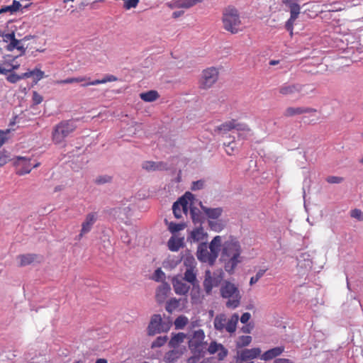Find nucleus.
Segmentation results:
<instances>
[{
	"mask_svg": "<svg viewBox=\"0 0 363 363\" xmlns=\"http://www.w3.org/2000/svg\"><path fill=\"white\" fill-rule=\"evenodd\" d=\"M226 316L225 314L217 315L214 319V328L216 330L222 331L225 328Z\"/></svg>",
	"mask_w": 363,
	"mask_h": 363,
	"instance_id": "29",
	"label": "nucleus"
},
{
	"mask_svg": "<svg viewBox=\"0 0 363 363\" xmlns=\"http://www.w3.org/2000/svg\"><path fill=\"white\" fill-rule=\"evenodd\" d=\"M30 72H33V76L34 77V82L37 83L39 80H40L44 77V72L41 71L39 69H34L32 71H30Z\"/></svg>",
	"mask_w": 363,
	"mask_h": 363,
	"instance_id": "51",
	"label": "nucleus"
},
{
	"mask_svg": "<svg viewBox=\"0 0 363 363\" xmlns=\"http://www.w3.org/2000/svg\"><path fill=\"white\" fill-rule=\"evenodd\" d=\"M32 99L33 105H38L43 101V97L36 91H33Z\"/></svg>",
	"mask_w": 363,
	"mask_h": 363,
	"instance_id": "52",
	"label": "nucleus"
},
{
	"mask_svg": "<svg viewBox=\"0 0 363 363\" xmlns=\"http://www.w3.org/2000/svg\"><path fill=\"white\" fill-rule=\"evenodd\" d=\"M303 86L300 84L285 83L279 88V92L283 96L294 95L302 91Z\"/></svg>",
	"mask_w": 363,
	"mask_h": 363,
	"instance_id": "8",
	"label": "nucleus"
},
{
	"mask_svg": "<svg viewBox=\"0 0 363 363\" xmlns=\"http://www.w3.org/2000/svg\"><path fill=\"white\" fill-rule=\"evenodd\" d=\"M218 351H219V352L218 354V358L219 360L224 359V358L226 357L228 354V350L226 348H225L223 345Z\"/></svg>",
	"mask_w": 363,
	"mask_h": 363,
	"instance_id": "58",
	"label": "nucleus"
},
{
	"mask_svg": "<svg viewBox=\"0 0 363 363\" xmlns=\"http://www.w3.org/2000/svg\"><path fill=\"white\" fill-rule=\"evenodd\" d=\"M186 335L184 333H178L176 334H173L171 337L168 346L171 348H177L181 343H182L186 338Z\"/></svg>",
	"mask_w": 363,
	"mask_h": 363,
	"instance_id": "22",
	"label": "nucleus"
},
{
	"mask_svg": "<svg viewBox=\"0 0 363 363\" xmlns=\"http://www.w3.org/2000/svg\"><path fill=\"white\" fill-rule=\"evenodd\" d=\"M179 300L176 298H172L167 302L165 309L167 312L172 313L174 310L179 307Z\"/></svg>",
	"mask_w": 363,
	"mask_h": 363,
	"instance_id": "36",
	"label": "nucleus"
},
{
	"mask_svg": "<svg viewBox=\"0 0 363 363\" xmlns=\"http://www.w3.org/2000/svg\"><path fill=\"white\" fill-rule=\"evenodd\" d=\"M21 42V40H18L16 38H14L13 39L10 43L9 44H8L6 46V50L9 51V52H11L13 51L14 49H17L18 47L20 45V43Z\"/></svg>",
	"mask_w": 363,
	"mask_h": 363,
	"instance_id": "48",
	"label": "nucleus"
},
{
	"mask_svg": "<svg viewBox=\"0 0 363 363\" xmlns=\"http://www.w3.org/2000/svg\"><path fill=\"white\" fill-rule=\"evenodd\" d=\"M186 350V348L184 347L183 350H172L165 353L164 356V361L166 363H173L176 362Z\"/></svg>",
	"mask_w": 363,
	"mask_h": 363,
	"instance_id": "18",
	"label": "nucleus"
},
{
	"mask_svg": "<svg viewBox=\"0 0 363 363\" xmlns=\"http://www.w3.org/2000/svg\"><path fill=\"white\" fill-rule=\"evenodd\" d=\"M190 216L193 223L196 225H202L205 221V217L201 211L195 206H190Z\"/></svg>",
	"mask_w": 363,
	"mask_h": 363,
	"instance_id": "20",
	"label": "nucleus"
},
{
	"mask_svg": "<svg viewBox=\"0 0 363 363\" xmlns=\"http://www.w3.org/2000/svg\"><path fill=\"white\" fill-rule=\"evenodd\" d=\"M234 119L226 121L221 125L216 126L214 131L218 133L225 134L233 129Z\"/></svg>",
	"mask_w": 363,
	"mask_h": 363,
	"instance_id": "26",
	"label": "nucleus"
},
{
	"mask_svg": "<svg viewBox=\"0 0 363 363\" xmlns=\"http://www.w3.org/2000/svg\"><path fill=\"white\" fill-rule=\"evenodd\" d=\"M16 163L18 165L22 166V168L18 171L19 174H28L31 171L32 168L37 167L39 165V163L31 164L30 158L23 157H18Z\"/></svg>",
	"mask_w": 363,
	"mask_h": 363,
	"instance_id": "10",
	"label": "nucleus"
},
{
	"mask_svg": "<svg viewBox=\"0 0 363 363\" xmlns=\"http://www.w3.org/2000/svg\"><path fill=\"white\" fill-rule=\"evenodd\" d=\"M188 323V318L186 316L180 315L177 317L174 321L176 329H183Z\"/></svg>",
	"mask_w": 363,
	"mask_h": 363,
	"instance_id": "40",
	"label": "nucleus"
},
{
	"mask_svg": "<svg viewBox=\"0 0 363 363\" xmlns=\"http://www.w3.org/2000/svg\"><path fill=\"white\" fill-rule=\"evenodd\" d=\"M273 363H294L292 360L286 358H276Z\"/></svg>",
	"mask_w": 363,
	"mask_h": 363,
	"instance_id": "64",
	"label": "nucleus"
},
{
	"mask_svg": "<svg viewBox=\"0 0 363 363\" xmlns=\"http://www.w3.org/2000/svg\"><path fill=\"white\" fill-rule=\"evenodd\" d=\"M171 288L168 283L163 282L160 286H158L156 291L155 298L159 303H163L167 298Z\"/></svg>",
	"mask_w": 363,
	"mask_h": 363,
	"instance_id": "14",
	"label": "nucleus"
},
{
	"mask_svg": "<svg viewBox=\"0 0 363 363\" xmlns=\"http://www.w3.org/2000/svg\"><path fill=\"white\" fill-rule=\"evenodd\" d=\"M11 8V14L17 12L22 8V5L18 1L13 0L12 4L10 5Z\"/></svg>",
	"mask_w": 363,
	"mask_h": 363,
	"instance_id": "57",
	"label": "nucleus"
},
{
	"mask_svg": "<svg viewBox=\"0 0 363 363\" xmlns=\"http://www.w3.org/2000/svg\"><path fill=\"white\" fill-rule=\"evenodd\" d=\"M191 284L192 285L191 296H192V298H194V295L193 294L194 293H197V294L199 293V290H200L199 282L198 281V280H196L195 282L191 283Z\"/></svg>",
	"mask_w": 363,
	"mask_h": 363,
	"instance_id": "63",
	"label": "nucleus"
},
{
	"mask_svg": "<svg viewBox=\"0 0 363 363\" xmlns=\"http://www.w3.org/2000/svg\"><path fill=\"white\" fill-rule=\"evenodd\" d=\"M139 3V0H125V4L123 7L125 9H130L132 8H135Z\"/></svg>",
	"mask_w": 363,
	"mask_h": 363,
	"instance_id": "53",
	"label": "nucleus"
},
{
	"mask_svg": "<svg viewBox=\"0 0 363 363\" xmlns=\"http://www.w3.org/2000/svg\"><path fill=\"white\" fill-rule=\"evenodd\" d=\"M113 177L111 176L104 174L99 175L95 179V184L102 185L112 182Z\"/></svg>",
	"mask_w": 363,
	"mask_h": 363,
	"instance_id": "43",
	"label": "nucleus"
},
{
	"mask_svg": "<svg viewBox=\"0 0 363 363\" xmlns=\"http://www.w3.org/2000/svg\"><path fill=\"white\" fill-rule=\"evenodd\" d=\"M350 216L357 219L359 221L363 220V213L361 210L355 208L351 211Z\"/></svg>",
	"mask_w": 363,
	"mask_h": 363,
	"instance_id": "50",
	"label": "nucleus"
},
{
	"mask_svg": "<svg viewBox=\"0 0 363 363\" xmlns=\"http://www.w3.org/2000/svg\"><path fill=\"white\" fill-rule=\"evenodd\" d=\"M199 205L201 209V211L205 213L206 217L209 220H216L218 219L223 213V208L217 207V208H208L203 206L201 201H199Z\"/></svg>",
	"mask_w": 363,
	"mask_h": 363,
	"instance_id": "9",
	"label": "nucleus"
},
{
	"mask_svg": "<svg viewBox=\"0 0 363 363\" xmlns=\"http://www.w3.org/2000/svg\"><path fill=\"white\" fill-rule=\"evenodd\" d=\"M183 258L184 264L186 267V269L195 268L196 261L189 250H186L185 253L183 255Z\"/></svg>",
	"mask_w": 363,
	"mask_h": 363,
	"instance_id": "28",
	"label": "nucleus"
},
{
	"mask_svg": "<svg viewBox=\"0 0 363 363\" xmlns=\"http://www.w3.org/2000/svg\"><path fill=\"white\" fill-rule=\"evenodd\" d=\"M283 2L289 6L291 16H292L293 18H297L300 13V6L296 2V0H284Z\"/></svg>",
	"mask_w": 363,
	"mask_h": 363,
	"instance_id": "24",
	"label": "nucleus"
},
{
	"mask_svg": "<svg viewBox=\"0 0 363 363\" xmlns=\"http://www.w3.org/2000/svg\"><path fill=\"white\" fill-rule=\"evenodd\" d=\"M203 284L206 293L210 294L213 287L215 286L212 281V274L210 270L205 272V279Z\"/></svg>",
	"mask_w": 363,
	"mask_h": 363,
	"instance_id": "25",
	"label": "nucleus"
},
{
	"mask_svg": "<svg viewBox=\"0 0 363 363\" xmlns=\"http://www.w3.org/2000/svg\"><path fill=\"white\" fill-rule=\"evenodd\" d=\"M296 19V18H293L292 16H290V18L286 23L285 28L291 34H292L293 25Z\"/></svg>",
	"mask_w": 363,
	"mask_h": 363,
	"instance_id": "61",
	"label": "nucleus"
},
{
	"mask_svg": "<svg viewBox=\"0 0 363 363\" xmlns=\"http://www.w3.org/2000/svg\"><path fill=\"white\" fill-rule=\"evenodd\" d=\"M140 97L144 101L152 102L156 101L160 97V95L157 91L150 90L147 92L141 93Z\"/></svg>",
	"mask_w": 363,
	"mask_h": 363,
	"instance_id": "27",
	"label": "nucleus"
},
{
	"mask_svg": "<svg viewBox=\"0 0 363 363\" xmlns=\"http://www.w3.org/2000/svg\"><path fill=\"white\" fill-rule=\"evenodd\" d=\"M218 72L214 67L203 70L200 86L202 89L210 88L218 79Z\"/></svg>",
	"mask_w": 363,
	"mask_h": 363,
	"instance_id": "6",
	"label": "nucleus"
},
{
	"mask_svg": "<svg viewBox=\"0 0 363 363\" xmlns=\"http://www.w3.org/2000/svg\"><path fill=\"white\" fill-rule=\"evenodd\" d=\"M168 330L169 327L163 328L162 319L160 314H155L152 316L147 328L149 336H153L162 332H167Z\"/></svg>",
	"mask_w": 363,
	"mask_h": 363,
	"instance_id": "5",
	"label": "nucleus"
},
{
	"mask_svg": "<svg viewBox=\"0 0 363 363\" xmlns=\"http://www.w3.org/2000/svg\"><path fill=\"white\" fill-rule=\"evenodd\" d=\"M208 224L209 228L216 232L221 231L225 227V225L220 220L213 221L208 220Z\"/></svg>",
	"mask_w": 363,
	"mask_h": 363,
	"instance_id": "38",
	"label": "nucleus"
},
{
	"mask_svg": "<svg viewBox=\"0 0 363 363\" xmlns=\"http://www.w3.org/2000/svg\"><path fill=\"white\" fill-rule=\"evenodd\" d=\"M233 129L237 130L238 131H242V132H250V128L248 127V125L245 123H238L237 120L234 119L233 123Z\"/></svg>",
	"mask_w": 363,
	"mask_h": 363,
	"instance_id": "45",
	"label": "nucleus"
},
{
	"mask_svg": "<svg viewBox=\"0 0 363 363\" xmlns=\"http://www.w3.org/2000/svg\"><path fill=\"white\" fill-rule=\"evenodd\" d=\"M6 79L11 82V83H16L17 82H18L19 80H21V77H19L18 74H16V73H11L7 77H6Z\"/></svg>",
	"mask_w": 363,
	"mask_h": 363,
	"instance_id": "60",
	"label": "nucleus"
},
{
	"mask_svg": "<svg viewBox=\"0 0 363 363\" xmlns=\"http://www.w3.org/2000/svg\"><path fill=\"white\" fill-rule=\"evenodd\" d=\"M205 180L199 179L195 182H193L191 184V189L192 191H197L204 188L205 186Z\"/></svg>",
	"mask_w": 363,
	"mask_h": 363,
	"instance_id": "46",
	"label": "nucleus"
},
{
	"mask_svg": "<svg viewBox=\"0 0 363 363\" xmlns=\"http://www.w3.org/2000/svg\"><path fill=\"white\" fill-rule=\"evenodd\" d=\"M168 169V164L164 162H156L155 171H162Z\"/></svg>",
	"mask_w": 363,
	"mask_h": 363,
	"instance_id": "62",
	"label": "nucleus"
},
{
	"mask_svg": "<svg viewBox=\"0 0 363 363\" xmlns=\"http://www.w3.org/2000/svg\"><path fill=\"white\" fill-rule=\"evenodd\" d=\"M203 0H176L173 2V6L175 8L189 9Z\"/></svg>",
	"mask_w": 363,
	"mask_h": 363,
	"instance_id": "23",
	"label": "nucleus"
},
{
	"mask_svg": "<svg viewBox=\"0 0 363 363\" xmlns=\"http://www.w3.org/2000/svg\"><path fill=\"white\" fill-rule=\"evenodd\" d=\"M116 80H117V78L115 76L108 75V76H106V77L103 78L102 79H96L94 81H89L86 83L82 84L81 86H87L89 85H97L99 84H104L108 82H114Z\"/></svg>",
	"mask_w": 363,
	"mask_h": 363,
	"instance_id": "31",
	"label": "nucleus"
},
{
	"mask_svg": "<svg viewBox=\"0 0 363 363\" xmlns=\"http://www.w3.org/2000/svg\"><path fill=\"white\" fill-rule=\"evenodd\" d=\"M77 128L75 122L72 120L62 121L56 125L52 131V140L60 144L72 133Z\"/></svg>",
	"mask_w": 363,
	"mask_h": 363,
	"instance_id": "3",
	"label": "nucleus"
},
{
	"mask_svg": "<svg viewBox=\"0 0 363 363\" xmlns=\"http://www.w3.org/2000/svg\"><path fill=\"white\" fill-rule=\"evenodd\" d=\"M221 237L217 235L213 238L209 245L201 242L197 247L196 257L202 263H207L212 267L215 264L220 252L221 251L220 261L224 262L226 272L233 274L238 264L241 262V247L239 242L232 240L226 241L221 249Z\"/></svg>",
	"mask_w": 363,
	"mask_h": 363,
	"instance_id": "1",
	"label": "nucleus"
},
{
	"mask_svg": "<svg viewBox=\"0 0 363 363\" xmlns=\"http://www.w3.org/2000/svg\"><path fill=\"white\" fill-rule=\"evenodd\" d=\"M252 342V337L249 335H242L239 337L236 346L238 348H242L249 345Z\"/></svg>",
	"mask_w": 363,
	"mask_h": 363,
	"instance_id": "37",
	"label": "nucleus"
},
{
	"mask_svg": "<svg viewBox=\"0 0 363 363\" xmlns=\"http://www.w3.org/2000/svg\"><path fill=\"white\" fill-rule=\"evenodd\" d=\"M315 112H316L315 108L309 107H288L286 108L284 116L286 117H291L296 115Z\"/></svg>",
	"mask_w": 363,
	"mask_h": 363,
	"instance_id": "11",
	"label": "nucleus"
},
{
	"mask_svg": "<svg viewBox=\"0 0 363 363\" xmlns=\"http://www.w3.org/2000/svg\"><path fill=\"white\" fill-rule=\"evenodd\" d=\"M284 349L285 347L284 346L273 347L264 352L260 356V359L265 362L270 361L281 355L284 352Z\"/></svg>",
	"mask_w": 363,
	"mask_h": 363,
	"instance_id": "13",
	"label": "nucleus"
},
{
	"mask_svg": "<svg viewBox=\"0 0 363 363\" xmlns=\"http://www.w3.org/2000/svg\"><path fill=\"white\" fill-rule=\"evenodd\" d=\"M239 320V316L237 313H234L230 319L228 321L225 325V330L230 333H234L236 330V325Z\"/></svg>",
	"mask_w": 363,
	"mask_h": 363,
	"instance_id": "32",
	"label": "nucleus"
},
{
	"mask_svg": "<svg viewBox=\"0 0 363 363\" xmlns=\"http://www.w3.org/2000/svg\"><path fill=\"white\" fill-rule=\"evenodd\" d=\"M155 167H156V162L153 161H145L142 164L143 169L150 172V171H155Z\"/></svg>",
	"mask_w": 363,
	"mask_h": 363,
	"instance_id": "49",
	"label": "nucleus"
},
{
	"mask_svg": "<svg viewBox=\"0 0 363 363\" xmlns=\"http://www.w3.org/2000/svg\"><path fill=\"white\" fill-rule=\"evenodd\" d=\"M167 336H159L155 340H154L151 344V348L154 349L156 347H160L163 346L167 341Z\"/></svg>",
	"mask_w": 363,
	"mask_h": 363,
	"instance_id": "39",
	"label": "nucleus"
},
{
	"mask_svg": "<svg viewBox=\"0 0 363 363\" xmlns=\"http://www.w3.org/2000/svg\"><path fill=\"white\" fill-rule=\"evenodd\" d=\"M193 355L189 357L186 360L187 363H196L199 361V359L204 356H202L199 354H192Z\"/></svg>",
	"mask_w": 363,
	"mask_h": 363,
	"instance_id": "59",
	"label": "nucleus"
},
{
	"mask_svg": "<svg viewBox=\"0 0 363 363\" xmlns=\"http://www.w3.org/2000/svg\"><path fill=\"white\" fill-rule=\"evenodd\" d=\"M344 180L343 177L337 176H329L326 178V181L330 184H340Z\"/></svg>",
	"mask_w": 363,
	"mask_h": 363,
	"instance_id": "54",
	"label": "nucleus"
},
{
	"mask_svg": "<svg viewBox=\"0 0 363 363\" xmlns=\"http://www.w3.org/2000/svg\"><path fill=\"white\" fill-rule=\"evenodd\" d=\"M205 339V333L204 331L201 329L198 330H195L193 333L192 341H197L200 342H204Z\"/></svg>",
	"mask_w": 363,
	"mask_h": 363,
	"instance_id": "44",
	"label": "nucleus"
},
{
	"mask_svg": "<svg viewBox=\"0 0 363 363\" xmlns=\"http://www.w3.org/2000/svg\"><path fill=\"white\" fill-rule=\"evenodd\" d=\"M166 223H168V230L172 233L175 234L176 233L184 229L186 226V223H176L174 222L168 223L167 220L165 219Z\"/></svg>",
	"mask_w": 363,
	"mask_h": 363,
	"instance_id": "34",
	"label": "nucleus"
},
{
	"mask_svg": "<svg viewBox=\"0 0 363 363\" xmlns=\"http://www.w3.org/2000/svg\"><path fill=\"white\" fill-rule=\"evenodd\" d=\"M184 279L190 284L195 282L197 280L196 274L194 272V269H186L184 273Z\"/></svg>",
	"mask_w": 363,
	"mask_h": 363,
	"instance_id": "42",
	"label": "nucleus"
},
{
	"mask_svg": "<svg viewBox=\"0 0 363 363\" xmlns=\"http://www.w3.org/2000/svg\"><path fill=\"white\" fill-rule=\"evenodd\" d=\"M297 261H298V265L301 264V263L302 262H305L306 267H311L312 262H311V255L307 252L301 253L297 257Z\"/></svg>",
	"mask_w": 363,
	"mask_h": 363,
	"instance_id": "35",
	"label": "nucleus"
},
{
	"mask_svg": "<svg viewBox=\"0 0 363 363\" xmlns=\"http://www.w3.org/2000/svg\"><path fill=\"white\" fill-rule=\"evenodd\" d=\"M206 236H207V233L203 232V228L201 225H200L198 228L191 231L189 235L187 237V241L199 242L203 240Z\"/></svg>",
	"mask_w": 363,
	"mask_h": 363,
	"instance_id": "17",
	"label": "nucleus"
},
{
	"mask_svg": "<svg viewBox=\"0 0 363 363\" xmlns=\"http://www.w3.org/2000/svg\"><path fill=\"white\" fill-rule=\"evenodd\" d=\"M164 277L165 274L160 268H158L155 271L153 278L156 281H160Z\"/></svg>",
	"mask_w": 363,
	"mask_h": 363,
	"instance_id": "56",
	"label": "nucleus"
},
{
	"mask_svg": "<svg viewBox=\"0 0 363 363\" xmlns=\"http://www.w3.org/2000/svg\"><path fill=\"white\" fill-rule=\"evenodd\" d=\"M207 342H200L190 340L188 342L189 348L192 354H199L204 356L206 354Z\"/></svg>",
	"mask_w": 363,
	"mask_h": 363,
	"instance_id": "15",
	"label": "nucleus"
},
{
	"mask_svg": "<svg viewBox=\"0 0 363 363\" xmlns=\"http://www.w3.org/2000/svg\"><path fill=\"white\" fill-rule=\"evenodd\" d=\"M172 284L175 293L179 295L186 294L190 289V286L187 285V284L178 279H174L172 280Z\"/></svg>",
	"mask_w": 363,
	"mask_h": 363,
	"instance_id": "16",
	"label": "nucleus"
},
{
	"mask_svg": "<svg viewBox=\"0 0 363 363\" xmlns=\"http://www.w3.org/2000/svg\"><path fill=\"white\" fill-rule=\"evenodd\" d=\"M40 257L36 254H24L20 255L17 257V259L19 260V267H25L30 264L35 262Z\"/></svg>",
	"mask_w": 363,
	"mask_h": 363,
	"instance_id": "19",
	"label": "nucleus"
},
{
	"mask_svg": "<svg viewBox=\"0 0 363 363\" xmlns=\"http://www.w3.org/2000/svg\"><path fill=\"white\" fill-rule=\"evenodd\" d=\"M222 21L224 29L232 34L242 30L240 28L241 26L240 13L238 9L233 6H229L223 9Z\"/></svg>",
	"mask_w": 363,
	"mask_h": 363,
	"instance_id": "2",
	"label": "nucleus"
},
{
	"mask_svg": "<svg viewBox=\"0 0 363 363\" xmlns=\"http://www.w3.org/2000/svg\"><path fill=\"white\" fill-rule=\"evenodd\" d=\"M220 294L224 298H234L233 300H228L226 303V306L228 308H235L239 306L241 296L238 289L235 284L230 281H225L224 284L220 288Z\"/></svg>",
	"mask_w": 363,
	"mask_h": 363,
	"instance_id": "4",
	"label": "nucleus"
},
{
	"mask_svg": "<svg viewBox=\"0 0 363 363\" xmlns=\"http://www.w3.org/2000/svg\"><path fill=\"white\" fill-rule=\"evenodd\" d=\"M194 199V195L191 192H186L182 196H181L175 203L180 206H188L189 201H192Z\"/></svg>",
	"mask_w": 363,
	"mask_h": 363,
	"instance_id": "33",
	"label": "nucleus"
},
{
	"mask_svg": "<svg viewBox=\"0 0 363 363\" xmlns=\"http://www.w3.org/2000/svg\"><path fill=\"white\" fill-rule=\"evenodd\" d=\"M223 274L224 273L222 269L213 272L212 274V281L215 286H218L220 284L223 280Z\"/></svg>",
	"mask_w": 363,
	"mask_h": 363,
	"instance_id": "41",
	"label": "nucleus"
},
{
	"mask_svg": "<svg viewBox=\"0 0 363 363\" xmlns=\"http://www.w3.org/2000/svg\"><path fill=\"white\" fill-rule=\"evenodd\" d=\"M221 347H222V344L217 343L216 341H212L210 343V345H209L208 348L207 349V350L210 354H213L216 352H218Z\"/></svg>",
	"mask_w": 363,
	"mask_h": 363,
	"instance_id": "47",
	"label": "nucleus"
},
{
	"mask_svg": "<svg viewBox=\"0 0 363 363\" xmlns=\"http://www.w3.org/2000/svg\"><path fill=\"white\" fill-rule=\"evenodd\" d=\"M97 220V214L95 212L88 213L84 221L82 224V230L79 235V238H82L84 234L88 233L92 228V226Z\"/></svg>",
	"mask_w": 363,
	"mask_h": 363,
	"instance_id": "7",
	"label": "nucleus"
},
{
	"mask_svg": "<svg viewBox=\"0 0 363 363\" xmlns=\"http://www.w3.org/2000/svg\"><path fill=\"white\" fill-rule=\"evenodd\" d=\"M90 81V78H87L86 77H69L63 80H59L57 82L58 84H72V83H80L84 82L86 83Z\"/></svg>",
	"mask_w": 363,
	"mask_h": 363,
	"instance_id": "30",
	"label": "nucleus"
},
{
	"mask_svg": "<svg viewBox=\"0 0 363 363\" xmlns=\"http://www.w3.org/2000/svg\"><path fill=\"white\" fill-rule=\"evenodd\" d=\"M172 211H173V213H174V216H175V218H182V209H181V206H179L177 203H173V206H172Z\"/></svg>",
	"mask_w": 363,
	"mask_h": 363,
	"instance_id": "55",
	"label": "nucleus"
},
{
	"mask_svg": "<svg viewBox=\"0 0 363 363\" xmlns=\"http://www.w3.org/2000/svg\"><path fill=\"white\" fill-rule=\"evenodd\" d=\"M184 238H175L173 236L171 237L167 242L169 249L172 252L178 251L181 247L184 246Z\"/></svg>",
	"mask_w": 363,
	"mask_h": 363,
	"instance_id": "21",
	"label": "nucleus"
},
{
	"mask_svg": "<svg viewBox=\"0 0 363 363\" xmlns=\"http://www.w3.org/2000/svg\"><path fill=\"white\" fill-rule=\"evenodd\" d=\"M261 354V350L259 347H255L252 349H244L240 352H238L239 354V359L242 361L245 362L250 359H253L255 358H257L259 357Z\"/></svg>",
	"mask_w": 363,
	"mask_h": 363,
	"instance_id": "12",
	"label": "nucleus"
}]
</instances>
